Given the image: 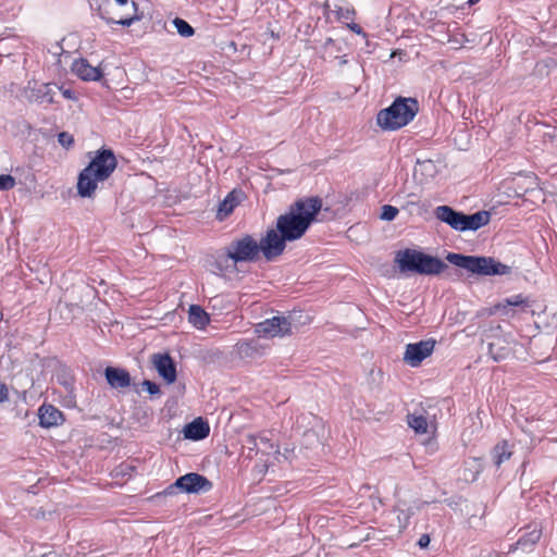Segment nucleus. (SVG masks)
Segmentation results:
<instances>
[{
	"label": "nucleus",
	"instance_id": "nucleus-42",
	"mask_svg": "<svg viewBox=\"0 0 557 557\" xmlns=\"http://www.w3.org/2000/svg\"><path fill=\"white\" fill-rule=\"evenodd\" d=\"M347 26H348V28H349L351 32H354V33H356V34H358V35H361L362 37H367V34L363 32V29H362L358 24H356V23H350V24H348Z\"/></svg>",
	"mask_w": 557,
	"mask_h": 557
},
{
	"label": "nucleus",
	"instance_id": "nucleus-33",
	"mask_svg": "<svg viewBox=\"0 0 557 557\" xmlns=\"http://www.w3.org/2000/svg\"><path fill=\"white\" fill-rule=\"evenodd\" d=\"M16 185L15 178L10 174L0 175V190H10Z\"/></svg>",
	"mask_w": 557,
	"mask_h": 557
},
{
	"label": "nucleus",
	"instance_id": "nucleus-40",
	"mask_svg": "<svg viewBox=\"0 0 557 557\" xmlns=\"http://www.w3.org/2000/svg\"><path fill=\"white\" fill-rule=\"evenodd\" d=\"M7 401H9V388L4 383L0 382V404Z\"/></svg>",
	"mask_w": 557,
	"mask_h": 557
},
{
	"label": "nucleus",
	"instance_id": "nucleus-15",
	"mask_svg": "<svg viewBox=\"0 0 557 557\" xmlns=\"http://www.w3.org/2000/svg\"><path fill=\"white\" fill-rule=\"evenodd\" d=\"M530 307V300L522 294L512 295L507 297L495 305V310L502 312L504 315L513 313L512 308H518L519 311H525Z\"/></svg>",
	"mask_w": 557,
	"mask_h": 557
},
{
	"label": "nucleus",
	"instance_id": "nucleus-36",
	"mask_svg": "<svg viewBox=\"0 0 557 557\" xmlns=\"http://www.w3.org/2000/svg\"><path fill=\"white\" fill-rule=\"evenodd\" d=\"M141 385L150 395H157V394L160 393L159 385L157 383L152 382V381L145 380L141 383Z\"/></svg>",
	"mask_w": 557,
	"mask_h": 557
},
{
	"label": "nucleus",
	"instance_id": "nucleus-34",
	"mask_svg": "<svg viewBox=\"0 0 557 557\" xmlns=\"http://www.w3.org/2000/svg\"><path fill=\"white\" fill-rule=\"evenodd\" d=\"M259 447L262 453L270 454L271 450L274 448V445L271 443V440L267 435L260 434Z\"/></svg>",
	"mask_w": 557,
	"mask_h": 557
},
{
	"label": "nucleus",
	"instance_id": "nucleus-45",
	"mask_svg": "<svg viewBox=\"0 0 557 557\" xmlns=\"http://www.w3.org/2000/svg\"><path fill=\"white\" fill-rule=\"evenodd\" d=\"M117 4L125 5L128 0H115Z\"/></svg>",
	"mask_w": 557,
	"mask_h": 557
},
{
	"label": "nucleus",
	"instance_id": "nucleus-5",
	"mask_svg": "<svg viewBox=\"0 0 557 557\" xmlns=\"http://www.w3.org/2000/svg\"><path fill=\"white\" fill-rule=\"evenodd\" d=\"M446 259L454 265L478 275H505L510 273V267L492 257L465 256L449 252Z\"/></svg>",
	"mask_w": 557,
	"mask_h": 557
},
{
	"label": "nucleus",
	"instance_id": "nucleus-22",
	"mask_svg": "<svg viewBox=\"0 0 557 557\" xmlns=\"http://www.w3.org/2000/svg\"><path fill=\"white\" fill-rule=\"evenodd\" d=\"M132 8H133V11H134V14L128 16V17H124V18H120V20H114V18H111L107 15V12L106 11H102L101 9L98 10V16L103 20L107 24H117V25H121V26H131L133 23L137 22V21H140L141 20V14H138V5L135 1H132Z\"/></svg>",
	"mask_w": 557,
	"mask_h": 557
},
{
	"label": "nucleus",
	"instance_id": "nucleus-46",
	"mask_svg": "<svg viewBox=\"0 0 557 557\" xmlns=\"http://www.w3.org/2000/svg\"><path fill=\"white\" fill-rule=\"evenodd\" d=\"M476 1H478V0H470L469 2H470V4H473V3H475Z\"/></svg>",
	"mask_w": 557,
	"mask_h": 557
},
{
	"label": "nucleus",
	"instance_id": "nucleus-9",
	"mask_svg": "<svg viewBox=\"0 0 557 557\" xmlns=\"http://www.w3.org/2000/svg\"><path fill=\"white\" fill-rule=\"evenodd\" d=\"M212 486V482L206 476L196 472H190L180 476L171 488L177 487L185 493L199 494L211 491Z\"/></svg>",
	"mask_w": 557,
	"mask_h": 557
},
{
	"label": "nucleus",
	"instance_id": "nucleus-4",
	"mask_svg": "<svg viewBox=\"0 0 557 557\" xmlns=\"http://www.w3.org/2000/svg\"><path fill=\"white\" fill-rule=\"evenodd\" d=\"M419 111L414 98H397L388 108L376 115V123L383 131H396L409 124Z\"/></svg>",
	"mask_w": 557,
	"mask_h": 557
},
{
	"label": "nucleus",
	"instance_id": "nucleus-23",
	"mask_svg": "<svg viewBox=\"0 0 557 557\" xmlns=\"http://www.w3.org/2000/svg\"><path fill=\"white\" fill-rule=\"evenodd\" d=\"M188 321L196 329L202 330L210 322L209 314L198 305H191L188 310Z\"/></svg>",
	"mask_w": 557,
	"mask_h": 557
},
{
	"label": "nucleus",
	"instance_id": "nucleus-28",
	"mask_svg": "<svg viewBox=\"0 0 557 557\" xmlns=\"http://www.w3.org/2000/svg\"><path fill=\"white\" fill-rule=\"evenodd\" d=\"M408 424L416 433L424 434L428 432V421L423 416H408Z\"/></svg>",
	"mask_w": 557,
	"mask_h": 557
},
{
	"label": "nucleus",
	"instance_id": "nucleus-3",
	"mask_svg": "<svg viewBox=\"0 0 557 557\" xmlns=\"http://www.w3.org/2000/svg\"><path fill=\"white\" fill-rule=\"evenodd\" d=\"M394 261L400 273L437 275L448 268L440 258L410 248L397 251Z\"/></svg>",
	"mask_w": 557,
	"mask_h": 557
},
{
	"label": "nucleus",
	"instance_id": "nucleus-25",
	"mask_svg": "<svg viewBox=\"0 0 557 557\" xmlns=\"http://www.w3.org/2000/svg\"><path fill=\"white\" fill-rule=\"evenodd\" d=\"M512 456L511 446L507 441H502L492 449L494 465L498 468Z\"/></svg>",
	"mask_w": 557,
	"mask_h": 557
},
{
	"label": "nucleus",
	"instance_id": "nucleus-39",
	"mask_svg": "<svg viewBox=\"0 0 557 557\" xmlns=\"http://www.w3.org/2000/svg\"><path fill=\"white\" fill-rule=\"evenodd\" d=\"M61 92H62V96L65 98V99H69V100H76V95L75 92L70 89V88H64L63 86H58L57 87Z\"/></svg>",
	"mask_w": 557,
	"mask_h": 557
},
{
	"label": "nucleus",
	"instance_id": "nucleus-44",
	"mask_svg": "<svg viewBox=\"0 0 557 557\" xmlns=\"http://www.w3.org/2000/svg\"><path fill=\"white\" fill-rule=\"evenodd\" d=\"M339 58V65L343 66L345 64H347L348 60L346 58V54L342 55V57H338Z\"/></svg>",
	"mask_w": 557,
	"mask_h": 557
},
{
	"label": "nucleus",
	"instance_id": "nucleus-16",
	"mask_svg": "<svg viewBox=\"0 0 557 557\" xmlns=\"http://www.w3.org/2000/svg\"><path fill=\"white\" fill-rule=\"evenodd\" d=\"M72 72L83 81H99L102 72L99 67L92 66L86 59L74 60L71 66Z\"/></svg>",
	"mask_w": 557,
	"mask_h": 557
},
{
	"label": "nucleus",
	"instance_id": "nucleus-47",
	"mask_svg": "<svg viewBox=\"0 0 557 557\" xmlns=\"http://www.w3.org/2000/svg\"><path fill=\"white\" fill-rule=\"evenodd\" d=\"M330 7H331V5H330V3H329V2H326V3H325V8H326V9H330Z\"/></svg>",
	"mask_w": 557,
	"mask_h": 557
},
{
	"label": "nucleus",
	"instance_id": "nucleus-26",
	"mask_svg": "<svg viewBox=\"0 0 557 557\" xmlns=\"http://www.w3.org/2000/svg\"><path fill=\"white\" fill-rule=\"evenodd\" d=\"M343 50V42L327 38L322 45V57L324 59H338V53Z\"/></svg>",
	"mask_w": 557,
	"mask_h": 557
},
{
	"label": "nucleus",
	"instance_id": "nucleus-32",
	"mask_svg": "<svg viewBox=\"0 0 557 557\" xmlns=\"http://www.w3.org/2000/svg\"><path fill=\"white\" fill-rule=\"evenodd\" d=\"M398 214V209L391 205H384L382 207L381 219L384 221H393Z\"/></svg>",
	"mask_w": 557,
	"mask_h": 557
},
{
	"label": "nucleus",
	"instance_id": "nucleus-29",
	"mask_svg": "<svg viewBox=\"0 0 557 557\" xmlns=\"http://www.w3.org/2000/svg\"><path fill=\"white\" fill-rule=\"evenodd\" d=\"M173 25L174 27L176 28V32L182 36V37H190L195 34V29L191 27V25L189 23H187L185 20L183 18H180V17H175L173 20Z\"/></svg>",
	"mask_w": 557,
	"mask_h": 557
},
{
	"label": "nucleus",
	"instance_id": "nucleus-10",
	"mask_svg": "<svg viewBox=\"0 0 557 557\" xmlns=\"http://www.w3.org/2000/svg\"><path fill=\"white\" fill-rule=\"evenodd\" d=\"M286 242L288 239L284 238L283 234H280L276 228H271L267 231L265 236L258 243L260 245V252L263 253L268 261H271L283 253Z\"/></svg>",
	"mask_w": 557,
	"mask_h": 557
},
{
	"label": "nucleus",
	"instance_id": "nucleus-17",
	"mask_svg": "<svg viewBox=\"0 0 557 557\" xmlns=\"http://www.w3.org/2000/svg\"><path fill=\"white\" fill-rule=\"evenodd\" d=\"M236 265L237 264L233 262L232 257H230V250L225 247L223 251H218L213 256L211 271L216 275H224L233 272L236 269Z\"/></svg>",
	"mask_w": 557,
	"mask_h": 557
},
{
	"label": "nucleus",
	"instance_id": "nucleus-24",
	"mask_svg": "<svg viewBox=\"0 0 557 557\" xmlns=\"http://www.w3.org/2000/svg\"><path fill=\"white\" fill-rule=\"evenodd\" d=\"M488 352L495 361H500L511 354L510 345L503 338H496L488 345Z\"/></svg>",
	"mask_w": 557,
	"mask_h": 557
},
{
	"label": "nucleus",
	"instance_id": "nucleus-8",
	"mask_svg": "<svg viewBox=\"0 0 557 557\" xmlns=\"http://www.w3.org/2000/svg\"><path fill=\"white\" fill-rule=\"evenodd\" d=\"M256 333L269 337H283L292 333V315H275L256 325Z\"/></svg>",
	"mask_w": 557,
	"mask_h": 557
},
{
	"label": "nucleus",
	"instance_id": "nucleus-21",
	"mask_svg": "<svg viewBox=\"0 0 557 557\" xmlns=\"http://www.w3.org/2000/svg\"><path fill=\"white\" fill-rule=\"evenodd\" d=\"M542 536L541 529H537L536 527L533 528L531 531L523 534L515 544V547L510 548L512 549H521L524 553L532 552L536 543L540 541Z\"/></svg>",
	"mask_w": 557,
	"mask_h": 557
},
{
	"label": "nucleus",
	"instance_id": "nucleus-2",
	"mask_svg": "<svg viewBox=\"0 0 557 557\" xmlns=\"http://www.w3.org/2000/svg\"><path fill=\"white\" fill-rule=\"evenodd\" d=\"M117 161L111 149H100L89 164L82 170L77 180V194L84 198L94 196L97 184L104 182L116 169Z\"/></svg>",
	"mask_w": 557,
	"mask_h": 557
},
{
	"label": "nucleus",
	"instance_id": "nucleus-37",
	"mask_svg": "<svg viewBox=\"0 0 557 557\" xmlns=\"http://www.w3.org/2000/svg\"><path fill=\"white\" fill-rule=\"evenodd\" d=\"M410 515L411 513L409 511L398 510L397 519L399 521V527L400 528H406L408 525Z\"/></svg>",
	"mask_w": 557,
	"mask_h": 557
},
{
	"label": "nucleus",
	"instance_id": "nucleus-18",
	"mask_svg": "<svg viewBox=\"0 0 557 557\" xmlns=\"http://www.w3.org/2000/svg\"><path fill=\"white\" fill-rule=\"evenodd\" d=\"M104 375L108 384L112 388H125L131 386L132 379L125 369L107 367L104 370Z\"/></svg>",
	"mask_w": 557,
	"mask_h": 557
},
{
	"label": "nucleus",
	"instance_id": "nucleus-27",
	"mask_svg": "<svg viewBox=\"0 0 557 557\" xmlns=\"http://www.w3.org/2000/svg\"><path fill=\"white\" fill-rule=\"evenodd\" d=\"M236 197L234 196V193H230L222 202L219 205L216 218L219 220L225 219L227 215H230L234 208L237 206Z\"/></svg>",
	"mask_w": 557,
	"mask_h": 557
},
{
	"label": "nucleus",
	"instance_id": "nucleus-30",
	"mask_svg": "<svg viewBox=\"0 0 557 557\" xmlns=\"http://www.w3.org/2000/svg\"><path fill=\"white\" fill-rule=\"evenodd\" d=\"M332 11L335 13L338 21H349L355 16V10L349 5L343 7L335 4Z\"/></svg>",
	"mask_w": 557,
	"mask_h": 557
},
{
	"label": "nucleus",
	"instance_id": "nucleus-31",
	"mask_svg": "<svg viewBox=\"0 0 557 557\" xmlns=\"http://www.w3.org/2000/svg\"><path fill=\"white\" fill-rule=\"evenodd\" d=\"M245 447L249 450V457H251L250 453L257 454L260 450L259 435H247L245 438Z\"/></svg>",
	"mask_w": 557,
	"mask_h": 557
},
{
	"label": "nucleus",
	"instance_id": "nucleus-35",
	"mask_svg": "<svg viewBox=\"0 0 557 557\" xmlns=\"http://www.w3.org/2000/svg\"><path fill=\"white\" fill-rule=\"evenodd\" d=\"M58 141L65 148H69L73 145L74 139L73 136L66 132H62L58 135Z\"/></svg>",
	"mask_w": 557,
	"mask_h": 557
},
{
	"label": "nucleus",
	"instance_id": "nucleus-7",
	"mask_svg": "<svg viewBox=\"0 0 557 557\" xmlns=\"http://www.w3.org/2000/svg\"><path fill=\"white\" fill-rule=\"evenodd\" d=\"M435 345L436 341L433 338L407 344L403 360L412 368L419 367L424 359L432 355Z\"/></svg>",
	"mask_w": 557,
	"mask_h": 557
},
{
	"label": "nucleus",
	"instance_id": "nucleus-43",
	"mask_svg": "<svg viewBox=\"0 0 557 557\" xmlns=\"http://www.w3.org/2000/svg\"><path fill=\"white\" fill-rule=\"evenodd\" d=\"M430 544V536L428 534H422L418 541V545L421 547V548H425L428 547Z\"/></svg>",
	"mask_w": 557,
	"mask_h": 557
},
{
	"label": "nucleus",
	"instance_id": "nucleus-6",
	"mask_svg": "<svg viewBox=\"0 0 557 557\" xmlns=\"http://www.w3.org/2000/svg\"><path fill=\"white\" fill-rule=\"evenodd\" d=\"M230 257L236 264L244 262H253L259 258L260 245L251 235H243L233 239L227 246Z\"/></svg>",
	"mask_w": 557,
	"mask_h": 557
},
{
	"label": "nucleus",
	"instance_id": "nucleus-12",
	"mask_svg": "<svg viewBox=\"0 0 557 557\" xmlns=\"http://www.w3.org/2000/svg\"><path fill=\"white\" fill-rule=\"evenodd\" d=\"M39 425L45 429L58 426L63 423L64 416L61 410L50 404H42L38 409Z\"/></svg>",
	"mask_w": 557,
	"mask_h": 557
},
{
	"label": "nucleus",
	"instance_id": "nucleus-11",
	"mask_svg": "<svg viewBox=\"0 0 557 557\" xmlns=\"http://www.w3.org/2000/svg\"><path fill=\"white\" fill-rule=\"evenodd\" d=\"M54 87L57 84L41 83L32 84L30 82L25 88V97L29 102L37 104H52L54 103Z\"/></svg>",
	"mask_w": 557,
	"mask_h": 557
},
{
	"label": "nucleus",
	"instance_id": "nucleus-19",
	"mask_svg": "<svg viewBox=\"0 0 557 557\" xmlns=\"http://www.w3.org/2000/svg\"><path fill=\"white\" fill-rule=\"evenodd\" d=\"M461 215H462L461 211H457L446 205L438 206L434 210V216L438 221L449 225L455 231H459Z\"/></svg>",
	"mask_w": 557,
	"mask_h": 557
},
{
	"label": "nucleus",
	"instance_id": "nucleus-41",
	"mask_svg": "<svg viewBox=\"0 0 557 557\" xmlns=\"http://www.w3.org/2000/svg\"><path fill=\"white\" fill-rule=\"evenodd\" d=\"M133 471V467H131L127 463H122L117 469H116V474H122V475H131V472Z\"/></svg>",
	"mask_w": 557,
	"mask_h": 557
},
{
	"label": "nucleus",
	"instance_id": "nucleus-38",
	"mask_svg": "<svg viewBox=\"0 0 557 557\" xmlns=\"http://www.w3.org/2000/svg\"><path fill=\"white\" fill-rule=\"evenodd\" d=\"M255 347L252 346L251 343L249 342H243V343H239L238 344V350L242 355H245V356H249L250 355V351L253 349Z\"/></svg>",
	"mask_w": 557,
	"mask_h": 557
},
{
	"label": "nucleus",
	"instance_id": "nucleus-20",
	"mask_svg": "<svg viewBox=\"0 0 557 557\" xmlns=\"http://www.w3.org/2000/svg\"><path fill=\"white\" fill-rule=\"evenodd\" d=\"M183 433L187 440L200 441L209 435L210 426L201 418H197L184 426Z\"/></svg>",
	"mask_w": 557,
	"mask_h": 557
},
{
	"label": "nucleus",
	"instance_id": "nucleus-14",
	"mask_svg": "<svg viewBox=\"0 0 557 557\" xmlns=\"http://www.w3.org/2000/svg\"><path fill=\"white\" fill-rule=\"evenodd\" d=\"M490 220L491 214L485 210H481L472 214H466L462 212L458 232L478 231L479 228L487 225Z\"/></svg>",
	"mask_w": 557,
	"mask_h": 557
},
{
	"label": "nucleus",
	"instance_id": "nucleus-13",
	"mask_svg": "<svg viewBox=\"0 0 557 557\" xmlns=\"http://www.w3.org/2000/svg\"><path fill=\"white\" fill-rule=\"evenodd\" d=\"M153 364L159 375L169 384L176 380V368L172 358L168 355H153Z\"/></svg>",
	"mask_w": 557,
	"mask_h": 557
},
{
	"label": "nucleus",
	"instance_id": "nucleus-1",
	"mask_svg": "<svg viewBox=\"0 0 557 557\" xmlns=\"http://www.w3.org/2000/svg\"><path fill=\"white\" fill-rule=\"evenodd\" d=\"M321 208L322 200L319 197L299 199L276 219V230L288 242L297 240L306 234Z\"/></svg>",
	"mask_w": 557,
	"mask_h": 557
}]
</instances>
